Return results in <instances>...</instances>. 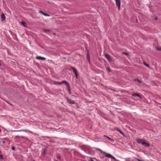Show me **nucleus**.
<instances>
[{"label": "nucleus", "instance_id": "obj_3", "mask_svg": "<svg viewBox=\"0 0 161 161\" xmlns=\"http://www.w3.org/2000/svg\"><path fill=\"white\" fill-rule=\"evenodd\" d=\"M70 69L73 70V72L75 73L76 76V78L77 79L78 78V74L76 69L74 67L71 66Z\"/></svg>", "mask_w": 161, "mask_h": 161}, {"label": "nucleus", "instance_id": "obj_6", "mask_svg": "<svg viewBox=\"0 0 161 161\" xmlns=\"http://www.w3.org/2000/svg\"><path fill=\"white\" fill-rule=\"evenodd\" d=\"M19 23L22 25L23 26L25 27H27V23L23 21H22L21 22H19Z\"/></svg>", "mask_w": 161, "mask_h": 161}, {"label": "nucleus", "instance_id": "obj_29", "mask_svg": "<svg viewBox=\"0 0 161 161\" xmlns=\"http://www.w3.org/2000/svg\"><path fill=\"white\" fill-rule=\"evenodd\" d=\"M53 34L54 35H55H55H56V33H53Z\"/></svg>", "mask_w": 161, "mask_h": 161}, {"label": "nucleus", "instance_id": "obj_30", "mask_svg": "<svg viewBox=\"0 0 161 161\" xmlns=\"http://www.w3.org/2000/svg\"><path fill=\"white\" fill-rule=\"evenodd\" d=\"M155 19H158L157 17H155Z\"/></svg>", "mask_w": 161, "mask_h": 161}, {"label": "nucleus", "instance_id": "obj_18", "mask_svg": "<svg viewBox=\"0 0 161 161\" xmlns=\"http://www.w3.org/2000/svg\"><path fill=\"white\" fill-rule=\"evenodd\" d=\"M87 58L89 60V61H90V59H89L90 58V55L89 54L88 52V53H87Z\"/></svg>", "mask_w": 161, "mask_h": 161}, {"label": "nucleus", "instance_id": "obj_32", "mask_svg": "<svg viewBox=\"0 0 161 161\" xmlns=\"http://www.w3.org/2000/svg\"><path fill=\"white\" fill-rule=\"evenodd\" d=\"M91 161H94L92 159L91 160Z\"/></svg>", "mask_w": 161, "mask_h": 161}, {"label": "nucleus", "instance_id": "obj_7", "mask_svg": "<svg viewBox=\"0 0 161 161\" xmlns=\"http://www.w3.org/2000/svg\"><path fill=\"white\" fill-rule=\"evenodd\" d=\"M67 101L69 103L71 104H75V103L74 101L70 99H67Z\"/></svg>", "mask_w": 161, "mask_h": 161}, {"label": "nucleus", "instance_id": "obj_23", "mask_svg": "<svg viewBox=\"0 0 161 161\" xmlns=\"http://www.w3.org/2000/svg\"><path fill=\"white\" fill-rule=\"evenodd\" d=\"M144 64H145V65H146L147 67L149 66V65L148 64H146L145 63H144Z\"/></svg>", "mask_w": 161, "mask_h": 161}, {"label": "nucleus", "instance_id": "obj_9", "mask_svg": "<svg viewBox=\"0 0 161 161\" xmlns=\"http://www.w3.org/2000/svg\"><path fill=\"white\" fill-rule=\"evenodd\" d=\"M36 59L40 60H45L46 59L44 57H42L41 56H36Z\"/></svg>", "mask_w": 161, "mask_h": 161}, {"label": "nucleus", "instance_id": "obj_24", "mask_svg": "<svg viewBox=\"0 0 161 161\" xmlns=\"http://www.w3.org/2000/svg\"><path fill=\"white\" fill-rule=\"evenodd\" d=\"M11 149H12V150H14L15 149V147H11Z\"/></svg>", "mask_w": 161, "mask_h": 161}, {"label": "nucleus", "instance_id": "obj_11", "mask_svg": "<svg viewBox=\"0 0 161 161\" xmlns=\"http://www.w3.org/2000/svg\"><path fill=\"white\" fill-rule=\"evenodd\" d=\"M39 13L44 15L45 16H49V15L47 14L44 13L43 11L41 10H40L39 11Z\"/></svg>", "mask_w": 161, "mask_h": 161}, {"label": "nucleus", "instance_id": "obj_4", "mask_svg": "<svg viewBox=\"0 0 161 161\" xmlns=\"http://www.w3.org/2000/svg\"><path fill=\"white\" fill-rule=\"evenodd\" d=\"M104 154H105V156L106 157H107L113 159L115 161L116 160V159L114 157L111 155V154L109 153H104Z\"/></svg>", "mask_w": 161, "mask_h": 161}, {"label": "nucleus", "instance_id": "obj_25", "mask_svg": "<svg viewBox=\"0 0 161 161\" xmlns=\"http://www.w3.org/2000/svg\"><path fill=\"white\" fill-rule=\"evenodd\" d=\"M0 158H3V156L2 155L0 154Z\"/></svg>", "mask_w": 161, "mask_h": 161}, {"label": "nucleus", "instance_id": "obj_35", "mask_svg": "<svg viewBox=\"0 0 161 161\" xmlns=\"http://www.w3.org/2000/svg\"><path fill=\"white\" fill-rule=\"evenodd\" d=\"M33 161H35V160H33Z\"/></svg>", "mask_w": 161, "mask_h": 161}, {"label": "nucleus", "instance_id": "obj_8", "mask_svg": "<svg viewBox=\"0 0 161 161\" xmlns=\"http://www.w3.org/2000/svg\"><path fill=\"white\" fill-rule=\"evenodd\" d=\"M105 57L108 59L109 61H111L112 60L110 56L108 54H106L105 55Z\"/></svg>", "mask_w": 161, "mask_h": 161}, {"label": "nucleus", "instance_id": "obj_31", "mask_svg": "<svg viewBox=\"0 0 161 161\" xmlns=\"http://www.w3.org/2000/svg\"><path fill=\"white\" fill-rule=\"evenodd\" d=\"M25 131H29V132H31V131H30L29 130H28V131H27V130H25Z\"/></svg>", "mask_w": 161, "mask_h": 161}, {"label": "nucleus", "instance_id": "obj_27", "mask_svg": "<svg viewBox=\"0 0 161 161\" xmlns=\"http://www.w3.org/2000/svg\"><path fill=\"white\" fill-rule=\"evenodd\" d=\"M120 133L122 135H124V133L122 131L120 132Z\"/></svg>", "mask_w": 161, "mask_h": 161}, {"label": "nucleus", "instance_id": "obj_22", "mask_svg": "<svg viewBox=\"0 0 161 161\" xmlns=\"http://www.w3.org/2000/svg\"><path fill=\"white\" fill-rule=\"evenodd\" d=\"M157 49L158 51H161V48L157 47Z\"/></svg>", "mask_w": 161, "mask_h": 161}, {"label": "nucleus", "instance_id": "obj_15", "mask_svg": "<svg viewBox=\"0 0 161 161\" xmlns=\"http://www.w3.org/2000/svg\"><path fill=\"white\" fill-rule=\"evenodd\" d=\"M1 18L3 20H5V19H6V17H5V14H3V13L2 14H1Z\"/></svg>", "mask_w": 161, "mask_h": 161}, {"label": "nucleus", "instance_id": "obj_34", "mask_svg": "<svg viewBox=\"0 0 161 161\" xmlns=\"http://www.w3.org/2000/svg\"><path fill=\"white\" fill-rule=\"evenodd\" d=\"M136 22H137L138 21L136 20Z\"/></svg>", "mask_w": 161, "mask_h": 161}, {"label": "nucleus", "instance_id": "obj_26", "mask_svg": "<svg viewBox=\"0 0 161 161\" xmlns=\"http://www.w3.org/2000/svg\"><path fill=\"white\" fill-rule=\"evenodd\" d=\"M57 158L58 159H61V157L60 156H58L57 157Z\"/></svg>", "mask_w": 161, "mask_h": 161}, {"label": "nucleus", "instance_id": "obj_21", "mask_svg": "<svg viewBox=\"0 0 161 161\" xmlns=\"http://www.w3.org/2000/svg\"><path fill=\"white\" fill-rule=\"evenodd\" d=\"M124 55H128V53L125 52H123L122 53Z\"/></svg>", "mask_w": 161, "mask_h": 161}, {"label": "nucleus", "instance_id": "obj_1", "mask_svg": "<svg viewBox=\"0 0 161 161\" xmlns=\"http://www.w3.org/2000/svg\"><path fill=\"white\" fill-rule=\"evenodd\" d=\"M136 140L138 143L141 144L142 145L146 147H148L150 146V145L149 143L146 142H148L147 141H146L143 139L137 138Z\"/></svg>", "mask_w": 161, "mask_h": 161}, {"label": "nucleus", "instance_id": "obj_5", "mask_svg": "<svg viewBox=\"0 0 161 161\" xmlns=\"http://www.w3.org/2000/svg\"><path fill=\"white\" fill-rule=\"evenodd\" d=\"M116 5L118 7L119 9L120 8V0H116Z\"/></svg>", "mask_w": 161, "mask_h": 161}, {"label": "nucleus", "instance_id": "obj_14", "mask_svg": "<svg viewBox=\"0 0 161 161\" xmlns=\"http://www.w3.org/2000/svg\"><path fill=\"white\" fill-rule=\"evenodd\" d=\"M104 137H106L108 140H109V141H111V142H114V140L112 139H111V138L108 137V136H106V135H104Z\"/></svg>", "mask_w": 161, "mask_h": 161}, {"label": "nucleus", "instance_id": "obj_12", "mask_svg": "<svg viewBox=\"0 0 161 161\" xmlns=\"http://www.w3.org/2000/svg\"><path fill=\"white\" fill-rule=\"evenodd\" d=\"M132 95L134 97L137 96L140 98H142L141 96L140 95L136 93H133L132 94Z\"/></svg>", "mask_w": 161, "mask_h": 161}, {"label": "nucleus", "instance_id": "obj_10", "mask_svg": "<svg viewBox=\"0 0 161 161\" xmlns=\"http://www.w3.org/2000/svg\"><path fill=\"white\" fill-rule=\"evenodd\" d=\"M51 31V30L49 29H45L43 30L44 32L48 35H49V33Z\"/></svg>", "mask_w": 161, "mask_h": 161}, {"label": "nucleus", "instance_id": "obj_19", "mask_svg": "<svg viewBox=\"0 0 161 161\" xmlns=\"http://www.w3.org/2000/svg\"><path fill=\"white\" fill-rule=\"evenodd\" d=\"M116 130H117L119 132V133L120 132V131H121V130L118 128H116Z\"/></svg>", "mask_w": 161, "mask_h": 161}, {"label": "nucleus", "instance_id": "obj_13", "mask_svg": "<svg viewBox=\"0 0 161 161\" xmlns=\"http://www.w3.org/2000/svg\"><path fill=\"white\" fill-rule=\"evenodd\" d=\"M47 148H45L44 149H43V152L42 153V155L43 156H44L45 154L46 153V152L47 151Z\"/></svg>", "mask_w": 161, "mask_h": 161}, {"label": "nucleus", "instance_id": "obj_17", "mask_svg": "<svg viewBox=\"0 0 161 161\" xmlns=\"http://www.w3.org/2000/svg\"><path fill=\"white\" fill-rule=\"evenodd\" d=\"M98 149L100 151V152L102 153H106L104 152L101 149L98 148Z\"/></svg>", "mask_w": 161, "mask_h": 161}, {"label": "nucleus", "instance_id": "obj_28", "mask_svg": "<svg viewBox=\"0 0 161 161\" xmlns=\"http://www.w3.org/2000/svg\"><path fill=\"white\" fill-rule=\"evenodd\" d=\"M2 143L3 144H5L6 143V142L5 141H3L2 142Z\"/></svg>", "mask_w": 161, "mask_h": 161}, {"label": "nucleus", "instance_id": "obj_33", "mask_svg": "<svg viewBox=\"0 0 161 161\" xmlns=\"http://www.w3.org/2000/svg\"><path fill=\"white\" fill-rule=\"evenodd\" d=\"M1 63H0V66H1Z\"/></svg>", "mask_w": 161, "mask_h": 161}, {"label": "nucleus", "instance_id": "obj_20", "mask_svg": "<svg viewBox=\"0 0 161 161\" xmlns=\"http://www.w3.org/2000/svg\"><path fill=\"white\" fill-rule=\"evenodd\" d=\"M107 70L110 72L111 71V70L108 68H107Z\"/></svg>", "mask_w": 161, "mask_h": 161}, {"label": "nucleus", "instance_id": "obj_16", "mask_svg": "<svg viewBox=\"0 0 161 161\" xmlns=\"http://www.w3.org/2000/svg\"><path fill=\"white\" fill-rule=\"evenodd\" d=\"M134 81H136L139 83H140V84L142 83V81L138 79H135L134 80Z\"/></svg>", "mask_w": 161, "mask_h": 161}, {"label": "nucleus", "instance_id": "obj_2", "mask_svg": "<svg viewBox=\"0 0 161 161\" xmlns=\"http://www.w3.org/2000/svg\"><path fill=\"white\" fill-rule=\"evenodd\" d=\"M55 84L57 85H61L63 83H65L68 87L69 89L68 90H69V91H70V85L69 83L67 81L65 80H63L60 82L55 81Z\"/></svg>", "mask_w": 161, "mask_h": 161}]
</instances>
